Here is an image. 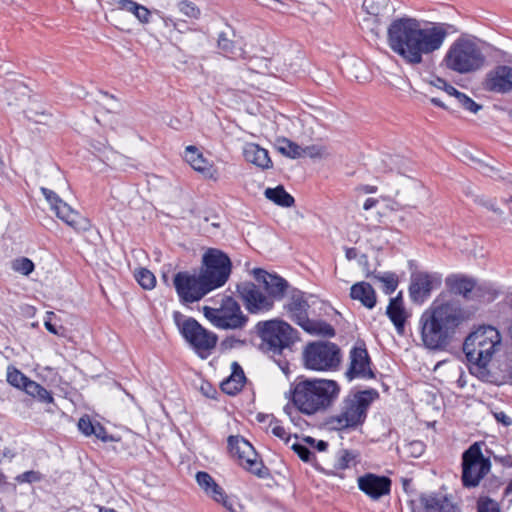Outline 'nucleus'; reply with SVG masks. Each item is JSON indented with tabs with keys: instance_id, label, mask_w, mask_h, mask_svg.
Listing matches in <instances>:
<instances>
[{
	"instance_id": "3",
	"label": "nucleus",
	"mask_w": 512,
	"mask_h": 512,
	"mask_svg": "<svg viewBox=\"0 0 512 512\" xmlns=\"http://www.w3.org/2000/svg\"><path fill=\"white\" fill-rule=\"evenodd\" d=\"M502 347L500 332L493 326H480L470 333L463 344V351L469 362L475 365L478 376L489 381L486 365Z\"/></svg>"
},
{
	"instance_id": "12",
	"label": "nucleus",
	"mask_w": 512,
	"mask_h": 512,
	"mask_svg": "<svg viewBox=\"0 0 512 512\" xmlns=\"http://www.w3.org/2000/svg\"><path fill=\"white\" fill-rule=\"evenodd\" d=\"M491 462L479 443L472 444L462 455V481L465 487H476L489 473Z\"/></svg>"
},
{
	"instance_id": "36",
	"label": "nucleus",
	"mask_w": 512,
	"mask_h": 512,
	"mask_svg": "<svg viewBox=\"0 0 512 512\" xmlns=\"http://www.w3.org/2000/svg\"><path fill=\"white\" fill-rule=\"evenodd\" d=\"M28 395L37 398L39 401L44 403L53 402L51 393L42 387L40 384L28 379L24 387L22 388Z\"/></svg>"
},
{
	"instance_id": "61",
	"label": "nucleus",
	"mask_w": 512,
	"mask_h": 512,
	"mask_svg": "<svg viewBox=\"0 0 512 512\" xmlns=\"http://www.w3.org/2000/svg\"><path fill=\"white\" fill-rule=\"evenodd\" d=\"M495 418L498 422L503 423L505 426L511 425L512 421L504 412L495 413Z\"/></svg>"
},
{
	"instance_id": "21",
	"label": "nucleus",
	"mask_w": 512,
	"mask_h": 512,
	"mask_svg": "<svg viewBox=\"0 0 512 512\" xmlns=\"http://www.w3.org/2000/svg\"><path fill=\"white\" fill-rule=\"evenodd\" d=\"M253 274L258 282L263 283L264 289L268 293V297L272 298V303L284 297L288 288L285 279L278 275L270 274L262 269H254Z\"/></svg>"
},
{
	"instance_id": "48",
	"label": "nucleus",
	"mask_w": 512,
	"mask_h": 512,
	"mask_svg": "<svg viewBox=\"0 0 512 512\" xmlns=\"http://www.w3.org/2000/svg\"><path fill=\"white\" fill-rule=\"evenodd\" d=\"M377 279L384 283L385 292L387 294L394 292L398 286V279L394 274H385L381 277H377Z\"/></svg>"
},
{
	"instance_id": "13",
	"label": "nucleus",
	"mask_w": 512,
	"mask_h": 512,
	"mask_svg": "<svg viewBox=\"0 0 512 512\" xmlns=\"http://www.w3.org/2000/svg\"><path fill=\"white\" fill-rule=\"evenodd\" d=\"M173 284L180 300L184 303L199 301L211 291L200 273L178 272L174 276Z\"/></svg>"
},
{
	"instance_id": "52",
	"label": "nucleus",
	"mask_w": 512,
	"mask_h": 512,
	"mask_svg": "<svg viewBox=\"0 0 512 512\" xmlns=\"http://www.w3.org/2000/svg\"><path fill=\"white\" fill-rule=\"evenodd\" d=\"M478 512H499V510L496 502L486 499L478 503Z\"/></svg>"
},
{
	"instance_id": "20",
	"label": "nucleus",
	"mask_w": 512,
	"mask_h": 512,
	"mask_svg": "<svg viewBox=\"0 0 512 512\" xmlns=\"http://www.w3.org/2000/svg\"><path fill=\"white\" fill-rule=\"evenodd\" d=\"M484 88L495 93L512 91V68L506 65L497 66L489 71L484 81Z\"/></svg>"
},
{
	"instance_id": "50",
	"label": "nucleus",
	"mask_w": 512,
	"mask_h": 512,
	"mask_svg": "<svg viewBox=\"0 0 512 512\" xmlns=\"http://www.w3.org/2000/svg\"><path fill=\"white\" fill-rule=\"evenodd\" d=\"M98 102L109 112L114 111L118 106L117 100L108 94H103Z\"/></svg>"
},
{
	"instance_id": "5",
	"label": "nucleus",
	"mask_w": 512,
	"mask_h": 512,
	"mask_svg": "<svg viewBox=\"0 0 512 512\" xmlns=\"http://www.w3.org/2000/svg\"><path fill=\"white\" fill-rule=\"evenodd\" d=\"M375 395L373 391L367 390L347 396L339 410L326 419V428L330 431H345L361 426Z\"/></svg>"
},
{
	"instance_id": "23",
	"label": "nucleus",
	"mask_w": 512,
	"mask_h": 512,
	"mask_svg": "<svg viewBox=\"0 0 512 512\" xmlns=\"http://www.w3.org/2000/svg\"><path fill=\"white\" fill-rule=\"evenodd\" d=\"M186 162L197 172L201 173L207 179H217V170L208 160L198 151L195 146H188L185 150Z\"/></svg>"
},
{
	"instance_id": "31",
	"label": "nucleus",
	"mask_w": 512,
	"mask_h": 512,
	"mask_svg": "<svg viewBox=\"0 0 512 512\" xmlns=\"http://www.w3.org/2000/svg\"><path fill=\"white\" fill-rule=\"evenodd\" d=\"M245 375L237 362L232 363V374L221 383V389L224 393L234 395L239 392L245 383Z\"/></svg>"
},
{
	"instance_id": "28",
	"label": "nucleus",
	"mask_w": 512,
	"mask_h": 512,
	"mask_svg": "<svg viewBox=\"0 0 512 512\" xmlns=\"http://www.w3.org/2000/svg\"><path fill=\"white\" fill-rule=\"evenodd\" d=\"M420 503L427 512H459V508L445 497L423 495Z\"/></svg>"
},
{
	"instance_id": "24",
	"label": "nucleus",
	"mask_w": 512,
	"mask_h": 512,
	"mask_svg": "<svg viewBox=\"0 0 512 512\" xmlns=\"http://www.w3.org/2000/svg\"><path fill=\"white\" fill-rule=\"evenodd\" d=\"M363 8L368 14L364 19V24L369 26L371 23L380 24L388 19L391 13L389 0H365Z\"/></svg>"
},
{
	"instance_id": "6",
	"label": "nucleus",
	"mask_w": 512,
	"mask_h": 512,
	"mask_svg": "<svg viewBox=\"0 0 512 512\" xmlns=\"http://www.w3.org/2000/svg\"><path fill=\"white\" fill-rule=\"evenodd\" d=\"M485 56L481 48L471 39L460 37L448 48L442 64L453 72L467 74L484 66Z\"/></svg>"
},
{
	"instance_id": "38",
	"label": "nucleus",
	"mask_w": 512,
	"mask_h": 512,
	"mask_svg": "<svg viewBox=\"0 0 512 512\" xmlns=\"http://www.w3.org/2000/svg\"><path fill=\"white\" fill-rule=\"evenodd\" d=\"M359 454L351 450H341L337 454L334 468L337 470H344L351 468L357 464Z\"/></svg>"
},
{
	"instance_id": "30",
	"label": "nucleus",
	"mask_w": 512,
	"mask_h": 512,
	"mask_svg": "<svg viewBox=\"0 0 512 512\" xmlns=\"http://www.w3.org/2000/svg\"><path fill=\"white\" fill-rule=\"evenodd\" d=\"M388 317L395 325L397 332L402 335L404 334L405 321L407 319V313L403 307L402 299L400 296L391 299L387 311Z\"/></svg>"
},
{
	"instance_id": "35",
	"label": "nucleus",
	"mask_w": 512,
	"mask_h": 512,
	"mask_svg": "<svg viewBox=\"0 0 512 512\" xmlns=\"http://www.w3.org/2000/svg\"><path fill=\"white\" fill-rule=\"evenodd\" d=\"M448 283L456 293L461 294L466 298H469L470 294L474 291L480 290V287L476 286L474 280L464 277L449 278Z\"/></svg>"
},
{
	"instance_id": "41",
	"label": "nucleus",
	"mask_w": 512,
	"mask_h": 512,
	"mask_svg": "<svg viewBox=\"0 0 512 512\" xmlns=\"http://www.w3.org/2000/svg\"><path fill=\"white\" fill-rule=\"evenodd\" d=\"M303 156H307L313 160H321L328 158L330 152L325 145L313 144L303 148Z\"/></svg>"
},
{
	"instance_id": "43",
	"label": "nucleus",
	"mask_w": 512,
	"mask_h": 512,
	"mask_svg": "<svg viewBox=\"0 0 512 512\" xmlns=\"http://www.w3.org/2000/svg\"><path fill=\"white\" fill-rule=\"evenodd\" d=\"M12 269L22 275H29L34 270V263L26 257H20L12 261Z\"/></svg>"
},
{
	"instance_id": "44",
	"label": "nucleus",
	"mask_w": 512,
	"mask_h": 512,
	"mask_svg": "<svg viewBox=\"0 0 512 512\" xmlns=\"http://www.w3.org/2000/svg\"><path fill=\"white\" fill-rule=\"evenodd\" d=\"M53 317H56L54 312L49 311L46 313V319L44 321L45 328L54 335H58L61 337L66 336V329L63 326L57 328L56 325L52 323Z\"/></svg>"
},
{
	"instance_id": "64",
	"label": "nucleus",
	"mask_w": 512,
	"mask_h": 512,
	"mask_svg": "<svg viewBox=\"0 0 512 512\" xmlns=\"http://www.w3.org/2000/svg\"><path fill=\"white\" fill-rule=\"evenodd\" d=\"M7 484V477L0 471V488Z\"/></svg>"
},
{
	"instance_id": "42",
	"label": "nucleus",
	"mask_w": 512,
	"mask_h": 512,
	"mask_svg": "<svg viewBox=\"0 0 512 512\" xmlns=\"http://www.w3.org/2000/svg\"><path fill=\"white\" fill-rule=\"evenodd\" d=\"M28 377H26L21 371L16 369L15 367H8L7 369V382L18 388L22 389L26 382L28 381Z\"/></svg>"
},
{
	"instance_id": "8",
	"label": "nucleus",
	"mask_w": 512,
	"mask_h": 512,
	"mask_svg": "<svg viewBox=\"0 0 512 512\" xmlns=\"http://www.w3.org/2000/svg\"><path fill=\"white\" fill-rule=\"evenodd\" d=\"M203 313L215 327L225 330L241 329L248 320L240 305L230 296L223 297L219 307L204 306Z\"/></svg>"
},
{
	"instance_id": "45",
	"label": "nucleus",
	"mask_w": 512,
	"mask_h": 512,
	"mask_svg": "<svg viewBox=\"0 0 512 512\" xmlns=\"http://www.w3.org/2000/svg\"><path fill=\"white\" fill-rule=\"evenodd\" d=\"M457 102L466 110L476 114L482 106L474 102L467 95L460 93L457 95Z\"/></svg>"
},
{
	"instance_id": "27",
	"label": "nucleus",
	"mask_w": 512,
	"mask_h": 512,
	"mask_svg": "<svg viewBox=\"0 0 512 512\" xmlns=\"http://www.w3.org/2000/svg\"><path fill=\"white\" fill-rule=\"evenodd\" d=\"M243 155L246 161L262 169H268L272 166V161L268 151L257 144L248 143L243 149Z\"/></svg>"
},
{
	"instance_id": "26",
	"label": "nucleus",
	"mask_w": 512,
	"mask_h": 512,
	"mask_svg": "<svg viewBox=\"0 0 512 512\" xmlns=\"http://www.w3.org/2000/svg\"><path fill=\"white\" fill-rule=\"evenodd\" d=\"M308 303L303 297V293L300 291H293L289 297L288 303L285 305L290 318L298 325L308 317Z\"/></svg>"
},
{
	"instance_id": "15",
	"label": "nucleus",
	"mask_w": 512,
	"mask_h": 512,
	"mask_svg": "<svg viewBox=\"0 0 512 512\" xmlns=\"http://www.w3.org/2000/svg\"><path fill=\"white\" fill-rule=\"evenodd\" d=\"M41 192L59 219L75 230H86L88 228L87 219L72 209L54 191L42 187Z\"/></svg>"
},
{
	"instance_id": "37",
	"label": "nucleus",
	"mask_w": 512,
	"mask_h": 512,
	"mask_svg": "<svg viewBox=\"0 0 512 512\" xmlns=\"http://www.w3.org/2000/svg\"><path fill=\"white\" fill-rule=\"evenodd\" d=\"M277 149L282 155L291 159L303 157V148L287 138L277 140Z\"/></svg>"
},
{
	"instance_id": "39",
	"label": "nucleus",
	"mask_w": 512,
	"mask_h": 512,
	"mask_svg": "<svg viewBox=\"0 0 512 512\" xmlns=\"http://www.w3.org/2000/svg\"><path fill=\"white\" fill-rule=\"evenodd\" d=\"M266 418H270L268 431H270L274 436L283 440L284 442H289L290 434L286 431V429L280 425L279 421L273 419L270 416L258 415L259 421H264Z\"/></svg>"
},
{
	"instance_id": "17",
	"label": "nucleus",
	"mask_w": 512,
	"mask_h": 512,
	"mask_svg": "<svg viewBox=\"0 0 512 512\" xmlns=\"http://www.w3.org/2000/svg\"><path fill=\"white\" fill-rule=\"evenodd\" d=\"M196 481L206 495L220 503L228 511H236V506L238 505L236 500L228 496L207 472H198L196 474Z\"/></svg>"
},
{
	"instance_id": "4",
	"label": "nucleus",
	"mask_w": 512,
	"mask_h": 512,
	"mask_svg": "<svg viewBox=\"0 0 512 512\" xmlns=\"http://www.w3.org/2000/svg\"><path fill=\"white\" fill-rule=\"evenodd\" d=\"M338 393L339 386L333 380L306 379L295 385L292 401L300 412L313 415L327 409Z\"/></svg>"
},
{
	"instance_id": "62",
	"label": "nucleus",
	"mask_w": 512,
	"mask_h": 512,
	"mask_svg": "<svg viewBox=\"0 0 512 512\" xmlns=\"http://www.w3.org/2000/svg\"><path fill=\"white\" fill-rule=\"evenodd\" d=\"M161 19H162L165 27H167V28L174 27L175 18L170 17V16H161Z\"/></svg>"
},
{
	"instance_id": "2",
	"label": "nucleus",
	"mask_w": 512,
	"mask_h": 512,
	"mask_svg": "<svg viewBox=\"0 0 512 512\" xmlns=\"http://www.w3.org/2000/svg\"><path fill=\"white\" fill-rule=\"evenodd\" d=\"M465 320V312L458 303L434 301L420 318L424 345L432 350L444 348Z\"/></svg>"
},
{
	"instance_id": "40",
	"label": "nucleus",
	"mask_w": 512,
	"mask_h": 512,
	"mask_svg": "<svg viewBox=\"0 0 512 512\" xmlns=\"http://www.w3.org/2000/svg\"><path fill=\"white\" fill-rule=\"evenodd\" d=\"M135 279L144 289L147 290L153 289L156 284L154 274L146 268H140L135 271Z\"/></svg>"
},
{
	"instance_id": "46",
	"label": "nucleus",
	"mask_w": 512,
	"mask_h": 512,
	"mask_svg": "<svg viewBox=\"0 0 512 512\" xmlns=\"http://www.w3.org/2000/svg\"><path fill=\"white\" fill-rule=\"evenodd\" d=\"M179 11L188 18L196 19L199 17L200 11L199 9L192 3L187 1H182L178 4Z\"/></svg>"
},
{
	"instance_id": "22",
	"label": "nucleus",
	"mask_w": 512,
	"mask_h": 512,
	"mask_svg": "<svg viewBox=\"0 0 512 512\" xmlns=\"http://www.w3.org/2000/svg\"><path fill=\"white\" fill-rule=\"evenodd\" d=\"M347 376L351 379L354 377L373 378L374 374L370 368V358L367 350L362 347H355L350 352V367Z\"/></svg>"
},
{
	"instance_id": "18",
	"label": "nucleus",
	"mask_w": 512,
	"mask_h": 512,
	"mask_svg": "<svg viewBox=\"0 0 512 512\" xmlns=\"http://www.w3.org/2000/svg\"><path fill=\"white\" fill-rule=\"evenodd\" d=\"M441 280L435 275L418 272L412 275L409 287L410 297L415 303H423L434 288L439 287Z\"/></svg>"
},
{
	"instance_id": "57",
	"label": "nucleus",
	"mask_w": 512,
	"mask_h": 512,
	"mask_svg": "<svg viewBox=\"0 0 512 512\" xmlns=\"http://www.w3.org/2000/svg\"><path fill=\"white\" fill-rule=\"evenodd\" d=\"M305 442H307L311 447L317 449L318 451H324L326 450L328 444L327 442L323 441V440H319V441H316L315 439L311 438V437H307L304 439Z\"/></svg>"
},
{
	"instance_id": "63",
	"label": "nucleus",
	"mask_w": 512,
	"mask_h": 512,
	"mask_svg": "<svg viewBox=\"0 0 512 512\" xmlns=\"http://www.w3.org/2000/svg\"><path fill=\"white\" fill-rule=\"evenodd\" d=\"M378 200L374 198H368L363 205L364 210H369L377 204Z\"/></svg>"
},
{
	"instance_id": "29",
	"label": "nucleus",
	"mask_w": 512,
	"mask_h": 512,
	"mask_svg": "<svg viewBox=\"0 0 512 512\" xmlns=\"http://www.w3.org/2000/svg\"><path fill=\"white\" fill-rule=\"evenodd\" d=\"M350 296L354 300H359L369 309L373 308L376 304V293L373 287L367 282H358L352 285Z\"/></svg>"
},
{
	"instance_id": "19",
	"label": "nucleus",
	"mask_w": 512,
	"mask_h": 512,
	"mask_svg": "<svg viewBox=\"0 0 512 512\" xmlns=\"http://www.w3.org/2000/svg\"><path fill=\"white\" fill-rule=\"evenodd\" d=\"M359 489L373 500L390 493L391 480L385 476L367 473L357 480Z\"/></svg>"
},
{
	"instance_id": "34",
	"label": "nucleus",
	"mask_w": 512,
	"mask_h": 512,
	"mask_svg": "<svg viewBox=\"0 0 512 512\" xmlns=\"http://www.w3.org/2000/svg\"><path fill=\"white\" fill-rule=\"evenodd\" d=\"M264 195L268 200L282 207H291L294 204V198L281 185L267 188Z\"/></svg>"
},
{
	"instance_id": "54",
	"label": "nucleus",
	"mask_w": 512,
	"mask_h": 512,
	"mask_svg": "<svg viewBox=\"0 0 512 512\" xmlns=\"http://www.w3.org/2000/svg\"><path fill=\"white\" fill-rule=\"evenodd\" d=\"M479 203L483 206H485L487 209L491 210L492 212H494L496 215L502 217V219L505 217L504 216V212L502 209H500L499 207L496 206V203L494 200H490V199H479L478 200Z\"/></svg>"
},
{
	"instance_id": "59",
	"label": "nucleus",
	"mask_w": 512,
	"mask_h": 512,
	"mask_svg": "<svg viewBox=\"0 0 512 512\" xmlns=\"http://www.w3.org/2000/svg\"><path fill=\"white\" fill-rule=\"evenodd\" d=\"M264 6H267L273 10H279L283 3L280 0H259Z\"/></svg>"
},
{
	"instance_id": "55",
	"label": "nucleus",
	"mask_w": 512,
	"mask_h": 512,
	"mask_svg": "<svg viewBox=\"0 0 512 512\" xmlns=\"http://www.w3.org/2000/svg\"><path fill=\"white\" fill-rule=\"evenodd\" d=\"M407 449L409 450L411 456L418 457L423 453L424 445L420 441H414L407 445Z\"/></svg>"
},
{
	"instance_id": "14",
	"label": "nucleus",
	"mask_w": 512,
	"mask_h": 512,
	"mask_svg": "<svg viewBox=\"0 0 512 512\" xmlns=\"http://www.w3.org/2000/svg\"><path fill=\"white\" fill-rule=\"evenodd\" d=\"M228 448L231 455L246 470L255 475L261 476L263 464L258 459L254 447L242 436H229Z\"/></svg>"
},
{
	"instance_id": "33",
	"label": "nucleus",
	"mask_w": 512,
	"mask_h": 512,
	"mask_svg": "<svg viewBox=\"0 0 512 512\" xmlns=\"http://www.w3.org/2000/svg\"><path fill=\"white\" fill-rule=\"evenodd\" d=\"M218 48L223 52L225 56L231 58H244V50L240 46V43L231 39L226 33L222 32L218 36Z\"/></svg>"
},
{
	"instance_id": "60",
	"label": "nucleus",
	"mask_w": 512,
	"mask_h": 512,
	"mask_svg": "<svg viewBox=\"0 0 512 512\" xmlns=\"http://www.w3.org/2000/svg\"><path fill=\"white\" fill-rule=\"evenodd\" d=\"M359 193L372 194L377 191V187L374 185H360L356 188Z\"/></svg>"
},
{
	"instance_id": "32",
	"label": "nucleus",
	"mask_w": 512,
	"mask_h": 512,
	"mask_svg": "<svg viewBox=\"0 0 512 512\" xmlns=\"http://www.w3.org/2000/svg\"><path fill=\"white\" fill-rule=\"evenodd\" d=\"M305 332L320 337H333L335 335L334 328L325 321L313 320L308 317L299 325Z\"/></svg>"
},
{
	"instance_id": "1",
	"label": "nucleus",
	"mask_w": 512,
	"mask_h": 512,
	"mask_svg": "<svg viewBox=\"0 0 512 512\" xmlns=\"http://www.w3.org/2000/svg\"><path fill=\"white\" fill-rule=\"evenodd\" d=\"M447 36L448 25L410 17L392 21L387 29L389 48L410 65H419L423 56L440 50Z\"/></svg>"
},
{
	"instance_id": "25",
	"label": "nucleus",
	"mask_w": 512,
	"mask_h": 512,
	"mask_svg": "<svg viewBox=\"0 0 512 512\" xmlns=\"http://www.w3.org/2000/svg\"><path fill=\"white\" fill-rule=\"evenodd\" d=\"M114 10H122L131 13L141 24H148L151 21L152 12L133 0H111Z\"/></svg>"
},
{
	"instance_id": "47",
	"label": "nucleus",
	"mask_w": 512,
	"mask_h": 512,
	"mask_svg": "<svg viewBox=\"0 0 512 512\" xmlns=\"http://www.w3.org/2000/svg\"><path fill=\"white\" fill-rule=\"evenodd\" d=\"M291 448L295 451V453L299 456V458L305 462H310L312 457L314 456L313 452L302 443H293Z\"/></svg>"
},
{
	"instance_id": "7",
	"label": "nucleus",
	"mask_w": 512,
	"mask_h": 512,
	"mask_svg": "<svg viewBox=\"0 0 512 512\" xmlns=\"http://www.w3.org/2000/svg\"><path fill=\"white\" fill-rule=\"evenodd\" d=\"M173 318L181 335L200 356L205 357L204 353H209L216 347V334L204 328L194 318L186 317L180 312H174Z\"/></svg>"
},
{
	"instance_id": "58",
	"label": "nucleus",
	"mask_w": 512,
	"mask_h": 512,
	"mask_svg": "<svg viewBox=\"0 0 512 512\" xmlns=\"http://www.w3.org/2000/svg\"><path fill=\"white\" fill-rule=\"evenodd\" d=\"M173 29L179 33H185L186 31L190 30L189 26L187 25V22L182 19H175Z\"/></svg>"
},
{
	"instance_id": "56",
	"label": "nucleus",
	"mask_w": 512,
	"mask_h": 512,
	"mask_svg": "<svg viewBox=\"0 0 512 512\" xmlns=\"http://www.w3.org/2000/svg\"><path fill=\"white\" fill-rule=\"evenodd\" d=\"M92 435H94L96 438H98L102 441H107V439H108V435H107L105 428L102 425H100L99 423L95 424V426L93 428Z\"/></svg>"
},
{
	"instance_id": "16",
	"label": "nucleus",
	"mask_w": 512,
	"mask_h": 512,
	"mask_svg": "<svg viewBox=\"0 0 512 512\" xmlns=\"http://www.w3.org/2000/svg\"><path fill=\"white\" fill-rule=\"evenodd\" d=\"M237 290L250 313L267 312L274 306L272 298L265 295L254 283H242L237 286Z\"/></svg>"
},
{
	"instance_id": "9",
	"label": "nucleus",
	"mask_w": 512,
	"mask_h": 512,
	"mask_svg": "<svg viewBox=\"0 0 512 512\" xmlns=\"http://www.w3.org/2000/svg\"><path fill=\"white\" fill-rule=\"evenodd\" d=\"M303 358L306 368L327 371L339 365L341 353L339 347L332 342L315 341L306 345Z\"/></svg>"
},
{
	"instance_id": "53",
	"label": "nucleus",
	"mask_w": 512,
	"mask_h": 512,
	"mask_svg": "<svg viewBox=\"0 0 512 512\" xmlns=\"http://www.w3.org/2000/svg\"><path fill=\"white\" fill-rule=\"evenodd\" d=\"M40 474L36 471H27V472H24L20 475H18L16 477V480L20 483H24V482H28V483H31V482H36V481H39L40 480Z\"/></svg>"
},
{
	"instance_id": "10",
	"label": "nucleus",
	"mask_w": 512,
	"mask_h": 512,
	"mask_svg": "<svg viewBox=\"0 0 512 512\" xmlns=\"http://www.w3.org/2000/svg\"><path fill=\"white\" fill-rule=\"evenodd\" d=\"M256 329L263 343L273 352H281L297 338L296 331L287 322L279 319L259 322Z\"/></svg>"
},
{
	"instance_id": "11",
	"label": "nucleus",
	"mask_w": 512,
	"mask_h": 512,
	"mask_svg": "<svg viewBox=\"0 0 512 512\" xmlns=\"http://www.w3.org/2000/svg\"><path fill=\"white\" fill-rule=\"evenodd\" d=\"M200 274L212 290L223 286L231 273V261L222 251L209 249L203 255Z\"/></svg>"
},
{
	"instance_id": "49",
	"label": "nucleus",
	"mask_w": 512,
	"mask_h": 512,
	"mask_svg": "<svg viewBox=\"0 0 512 512\" xmlns=\"http://www.w3.org/2000/svg\"><path fill=\"white\" fill-rule=\"evenodd\" d=\"M95 424L92 423L88 416L81 417L78 422L79 430L86 436L92 435Z\"/></svg>"
},
{
	"instance_id": "51",
	"label": "nucleus",
	"mask_w": 512,
	"mask_h": 512,
	"mask_svg": "<svg viewBox=\"0 0 512 512\" xmlns=\"http://www.w3.org/2000/svg\"><path fill=\"white\" fill-rule=\"evenodd\" d=\"M435 86L439 89H443L449 96L455 97L457 99V95L460 94L456 88H454L452 85H449L445 80L438 78L435 82Z\"/></svg>"
}]
</instances>
